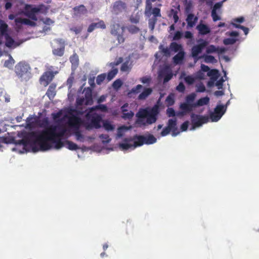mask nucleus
<instances>
[{"label": "nucleus", "mask_w": 259, "mask_h": 259, "mask_svg": "<svg viewBox=\"0 0 259 259\" xmlns=\"http://www.w3.org/2000/svg\"><path fill=\"white\" fill-rule=\"evenodd\" d=\"M97 109L100 110L102 111L106 112L107 111L108 108H107V106L105 105L99 104V105H96L95 107L90 108L89 110L93 112L95 110H97Z\"/></svg>", "instance_id": "32"}, {"label": "nucleus", "mask_w": 259, "mask_h": 259, "mask_svg": "<svg viewBox=\"0 0 259 259\" xmlns=\"http://www.w3.org/2000/svg\"><path fill=\"white\" fill-rule=\"evenodd\" d=\"M103 127L107 131H112L114 128V125L108 121H105L103 122Z\"/></svg>", "instance_id": "38"}, {"label": "nucleus", "mask_w": 259, "mask_h": 259, "mask_svg": "<svg viewBox=\"0 0 259 259\" xmlns=\"http://www.w3.org/2000/svg\"><path fill=\"white\" fill-rule=\"evenodd\" d=\"M172 77V74L171 72L167 73L164 77L163 82L165 83L168 82L169 80L171 79Z\"/></svg>", "instance_id": "64"}, {"label": "nucleus", "mask_w": 259, "mask_h": 259, "mask_svg": "<svg viewBox=\"0 0 259 259\" xmlns=\"http://www.w3.org/2000/svg\"><path fill=\"white\" fill-rule=\"evenodd\" d=\"M14 63L15 60L13 59L11 56H10L9 59L5 61L4 66L9 68H11L13 67Z\"/></svg>", "instance_id": "36"}, {"label": "nucleus", "mask_w": 259, "mask_h": 259, "mask_svg": "<svg viewBox=\"0 0 259 259\" xmlns=\"http://www.w3.org/2000/svg\"><path fill=\"white\" fill-rule=\"evenodd\" d=\"M8 25L3 20H0V32L2 35L5 36L8 34Z\"/></svg>", "instance_id": "26"}, {"label": "nucleus", "mask_w": 259, "mask_h": 259, "mask_svg": "<svg viewBox=\"0 0 259 259\" xmlns=\"http://www.w3.org/2000/svg\"><path fill=\"white\" fill-rule=\"evenodd\" d=\"M82 119L74 115H72L68 118V124L70 126L78 130L81 125L82 124Z\"/></svg>", "instance_id": "13"}, {"label": "nucleus", "mask_w": 259, "mask_h": 259, "mask_svg": "<svg viewBox=\"0 0 259 259\" xmlns=\"http://www.w3.org/2000/svg\"><path fill=\"white\" fill-rule=\"evenodd\" d=\"M32 119H33V118L31 117H28L27 118L26 125L25 126L26 128H31L33 126V125H34L33 122H31V120Z\"/></svg>", "instance_id": "53"}, {"label": "nucleus", "mask_w": 259, "mask_h": 259, "mask_svg": "<svg viewBox=\"0 0 259 259\" xmlns=\"http://www.w3.org/2000/svg\"><path fill=\"white\" fill-rule=\"evenodd\" d=\"M152 92V90L151 88H146L144 91L139 95L138 99L145 100L148 97Z\"/></svg>", "instance_id": "28"}, {"label": "nucleus", "mask_w": 259, "mask_h": 259, "mask_svg": "<svg viewBox=\"0 0 259 259\" xmlns=\"http://www.w3.org/2000/svg\"><path fill=\"white\" fill-rule=\"evenodd\" d=\"M106 75L105 73H102L99 75L96 78V83L98 84H101L102 82L105 79Z\"/></svg>", "instance_id": "44"}, {"label": "nucleus", "mask_w": 259, "mask_h": 259, "mask_svg": "<svg viewBox=\"0 0 259 259\" xmlns=\"http://www.w3.org/2000/svg\"><path fill=\"white\" fill-rule=\"evenodd\" d=\"M189 122V121H186L183 122L181 125V130L182 132L186 131L188 128Z\"/></svg>", "instance_id": "60"}, {"label": "nucleus", "mask_w": 259, "mask_h": 259, "mask_svg": "<svg viewBox=\"0 0 259 259\" xmlns=\"http://www.w3.org/2000/svg\"><path fill=\"white\" fill-rule=\"evenodd\" d=\"M159 49L161 51V52L164 54V55L166 56H169L170 55V49L168 48H164L162 45H160L159 46Z\"/></svg>", "instance_id": "48"}, {"label": "nucleus", "mask_w": 259, "mask_h": 259, "mask_svg": "<svg viewBox=\"0 0 259 259\" xmlns=\"http://www.w3.org/2000/svg\"><path fill=\"white\" fill-rule=\"evenodd\" d=\"M74 15L76 16H80L81 15H84L87 13V10L85 6L81 5L73 8Z\"/></svg>", "instance_id": "19"}, {"label": "nucleus", "mask_w": 259, "mask_h": 259, "mask_svg": "<svg viewBox=\"0 0 259 259\" xmlns=\"http://www.w3.org/2000/svg\"><path fill=\"white\" fill-rule=\"evenodd\" d=\"M82 29V27L81 26H74L70 28V30L74 32L76 34L80 33Z\"/></svg>", "instance_id": "57"}, {"label": "nucleus", "mask_w": 259, "mask_h": 259, "mask_svg": "<svg viewBox=\"0 0 259 259\" xmlns=\"http://www.w3.org/2000/svg\"><path fill=\"white\" fill-rule=\"evenodd\" d=\"M191 118L192 124V130L201 126L203 124L207 123L209 119L208 116H202L196 115L194 113L191 114Z\"/></svg>", "instance_id": "8"}, {"label": "nucleus", "mask_w": 259, "mask_h": 259, "mask_svg": "<svg viewBox=\"0 0 259 259\" xmlns=\"http://www.w3.org/2000/svg\"><path fill=\"white\" fill-rule=\"evenodd\" d=\"M186 20L187 22L188 26L190 27H193L197 22L198 18L195 17L194 15L193 14H189L188 15Z\"/></svg>", "instance_id": "20"}, {"label": "nucleus", "mask_w": 259, "mask_h": 259, "mask_svg": "<svg viewBox=\"0 0 259 259\" xmlns=\"http://www.w3.org/2000/svg\"><path fill=\"white\" fill-rule=\"evenodd\" d=\"M126 10V4L125 2L121 1L115 2L112 7V13L118 15Z\"/></svg>", "instance_id": "12"}, {"label": "nucleus", "mask_w": 259, "mask_h": 259, "mask_svg": "<svg viewBox=\"0 0 259 259\" xmlns=\"http://www.w3.org/2000/svg\"><path fill=\"white\" fill-rule=\"evenodd\" d=\"M31 67L25 62H20L15 67V72L21 81H27L31 77Z\"/></svg>", "instance_id": "3"}, {"label": "nucleus", "mask_w": 259, "mask_h": 259, "mask_svg": "<svg viewBox=\"0 0 259 259\" xmlns=\"http://www.w3.org/2000/svg\"><path fill=\"white\" fill-rule=\"evenodd\" d=\"M176 89L179 92L183 93L185 90V87L183 83L180 82L177 87Z\"/></svg>", "instance_id": "61"}, {"label": "nucleus", "mask_w": 259, "mask_h": 259, "mask_svg": "<svg viewBox=\"0 0 259 259\" xmlns=\"http://www.w3.org/2000/svg\"><path fill=\"white\" fill-rule=\"evenodd\" d=\"M183 36V33L181 31H177L173 36L172 40H178L180 39Z\"/></svg>", "instance_id": "52"}, {"label": "nucleus", "mask_w": 259, "mask_h": 259, "mask_svg": "<svg viewBox=\"0 0 259 259\" xmlns=\"http://www.w3.org/2000/svg\"><path fill=\"white\" fill-rule=\"evenodd\" d=\"M85 105H91L93 103L92 97V90L91 88L88 87L84 89Z\"/></svg>", "instance_id": "16"}, {"label": "nucleus", "mask_w": 259, "mask_h": 259, "mask_svg": "<svg viewBox=\"0 0 259 259\" xmlns=\"http://www.w3.org/2000/svg\"><path fill=\"white\" fill-rule=\"evenodd\" d=\"M57 71L53 72V71H46L44 72L40 76L39 81L40 83L45 87L47 86L53 79L55 74H57Z\"/></svg>", "instance_id": "11"}, {"label": "nucleus", "mask_w": 259, "mask_h": 259, "mask_svg": "<svg viewBox=\"0 0 259 259\" xmlns=\"http://www.w3.org/2000/svg\"><path fill=\"white\" fill-rule=\"evenodd\" d=\"M99 138L102 140V142L104 143H109L111 140L109 135L107 134H102L100 135Z\"/></svg>", "instance_id": "42"}, {"label": "nucleus", "mask_w": 259, "mask_h": 259, "mask_svg": "<svg viewBox=\"0 0 259 259\" xmlns=\"http://www.w3.org/2000/svg\"><path fill=\"white\" fill-rule=\"evenodd\" d=\"M167 126L172 132L173 136H176L179 133H176L177 131V120L176 119H169Z\"/></svg>", "instance_id": "18"}, {"label": "nucleus", "mask_w": 259, "mask_h": 259, "mask_svg": "<svg viewBox=\"0 0 259 259\" xmlns=\"http://www.w3.org/2000/svg\"><path fill=\"white\" fill-rule=\"evenodd\" d=\"M218 50L217 47H215L214 45H211L209 46L206 51L207 54H211L214 52H216Z\"/></svg>", "instance_id": "47"}, {"label": "nucleus", "mask_w": 259, "mask_h": 259, "mask_svg": "<svg viewBox=\"0 0 259 259\" xmlns=\"http://www.w3.org/2000/svg\"><path fill=\"white\" fill-rule=\"evenodd\" d=\"M195 108L194 104H190L186 102L182 103L180 105V109L181 110V112L178 113V115L183 116L186 113L193 111Z\"/></svg>", "instance_id": "14"}, {"label": "nucleus", "mask_w": 259, "mask_h": 259, "mask_svg": "<svg viewBox=\"0 0 259 259\" xmlns=\"http://www.w3.org/2000/svg\"><path fill=\"white\" fill-rule=\"evenodd\" d=\"M85 117L88 120H91L90 124L86 126L87 129L92 127L99 128L101 127L100 122L102 120L101 117L96 113H92V111L89 110L85 114Z\"/></svg>", "instance_id": "5"}, {"label": "nucleus", "mask_w": 259, "mask_h": 259, "mask_svg": "<svg viewBox=\"0 0 259 259\" xmlns=\"http://www.w3.org/2000/svg\"><path fill=\"white\" fill-rule=\"evenodd\" d=\"M170 131L171 130L169 128V127L166 126L162 130L160 135L162 137L165 136L167 135L170 133Z\"/></svg>", "instance_id": "62"}, {"label": "nucleus", "mask_w": 259, "mask_h": 259, "mask_svg": "<svg viewBox=\"0 0 259 259\" xmlns=\"http://www.w3.org/2000/svg\"><path fill=\"white\" fill-rule=\"evenodd\" d=\"M134 148L137 147L142 146L143 144L150 145L155 143L156 142V138L151 135L149 134L147 136H144L142 135H135L132 138Z\"/></svg>", "instance_id": "4"}, {"label": "nucleus", "mask_w": 259, "mask_h": 259, "mask_svg": "<svg viewBox=\"0 0 259 259\" xmlns=\"http://www.w3.org/2000/svg\"><path fill=\"white\" fill-rule=\"evenodd\" d=\"M209 102V98L205 97L199 99L196 103H194V105L195 107L199 106H202L203 105H207Z\"/></svg>", "instance_id": "27"}, {"label": "nucleus", "mask_w": 259, "mask_h": 259, "mask_svg": "<svg viewBox=\"0 0 259 259\" xmlns=\"http://www.w3.org/2000/svg\"><path fill=\"white\" fill-rule=\"evenodd\" d=\"M118 73L117 68H113L108 72L107 74V79L108 80L112 79Z\"/></svg>", "instance_id": "35"}, {"label": "nucleus", "mask_w": 259, "mask_h": 259, "mask_svg": "<svg viewBox=\"0 0 259 259\" xmlns=\"http://www.w3.org/2000/svg\"><path fill=\"white\" fill-rule=\"evenodd\" d=\"M199 33L201 35H206L210 31L209 28L205 24H199L196 27Z\"/></svg>", "instance_id": "22"}, {"label": "nucleus", "mask_w": 259, "mask_h": 259, "mask_svg": "<svg viewBox=\"0 0 259 259\" xmlns=\"http://www.w3.org/2000/svg\"><path fill=\"white\" fill-rule=\"evenodd\" d=\"M185 52L184 51H181L179 52L174 57L173 62L176 64H179L182 63L183 60L184 59Z\"/></svg>", "instance_id": "21"}, {"label": "nucleus", "mask_w": 259, "mask_h": 259, "mask_svg": "<svg viewBox=\"0 0 259 259\" xmlns=\"http://www.w3.org/2000/svg\"><path fill=\"white\" fill-rule=\"evenodd\" d=\"M140 81L144 84H149L151 81V78L150 77L144 76L140 79Z\"/></svg>", "instance_id": "63"}, {"label": "nucleus", "mask_w": 259, "mask_h": 259, "mask_svg": "<svg viewBox=\"0 0 259 259\" xmlns=\"http://www.w3.org/2000/svg\"><path fill=\"white\" fill-rule=\"evenodd\" d=\"M207 76L210 77V79L213 81H217L219 77V71L217 69H211L207 72Z\"/></svg>", "instance_id": "29"}, {"label": "nucleus", "mask_w": 259, "mask_h": 259, "mask_svg": "<svg viewBox=\"0 0 259 259\" xmlns=\"http://www.w3.org/2000/svg\"><path fill=\"white\" fill-rule=\"evenodd\" d=\"M106 27V26L103 20H100L98 22L92 23L91 24L88 28V32L90 33L96 28H101L102 29H104Z\"/></svg>", "instance_id": "17"}, {"label": "nucleus", "mask_w": 259, "mask_h": 259, "mask_svg": "<svg viewBox=\"0 0 259 259\" xmlns=\"http://www.w3.org/2000/svg\"><path fill=\"white\" fill-rule=\"evenodd\" d=\"M196 98V94L195 93H192L186 97V103L190 104H194V101Z\"/></svg>", "instance_id": "34"}, {"label": "nucleus", "mask_w": 259, "mask_h": 259, "mask_svg": "<svg viewBox=\"0 0 259 259\" xmlns=\"http://www.w3.org/2000/svg\"><path fill=\"white\" fill-rule=\"evenodd\" d=\"M65 47H61L60 48L54 49L53 50V54L57 56L61 57L64 55Z\"/></svg>", "instance_id": "33"}, {"label": "nucleus", "mask_w": 259, "mask_h": 259, "mask_svg": "<svg viewBox=\"0 0 259 259\" xmlns=\"http://www.w3.org/2000/svg\"><path fill=\"white\" fill-rule=\"evenodd\" d=\"M77 131L75 132V135L76 138V140L78 141H80L81 142H83L84 140L83 136L81 134L80 131L78 130H76Z\"/></svg>", "instance_id": "50"}, {"label": "nucleus", "mask_w": 259, "mask_h": 259, "mask_svg": "<svg viewBox=\"0 0 259 259\" xmlns=\"http://www.w3.org/2000/svg\"><path fill=\"white\" fill-rule=\"evenodd\" d=\"M56 85L54 84H51L48 89L46 95L48 97L49 99H53L56 95Z\"/></svg>", "instance_id": "23"}, {"label": "nucleus", "mask_w": 259, "mask_h": 259, "mask_svg": "<svg viewBox=\"0 0 259 259\" xmlns=\"http://www.w3.org/2000/svg\"><path fill=\"white\" fill-rule=\"evenodd\" d=\"M66 132V130L56 125H50L40 132H30L26 136V139L34 145H37L41 151H46L53 148L59 149L67 145V148L70 150L79 149L78 146L73 142L66 140L64 143L61 141Z\"/></svg>", "instance_id": "1"}, {"label": "nucleus", "mask_w": 259, "mask_h": 259, "mask_svg": "<svg viewBox=\"0 0 259 259\" xmlns=\"http://www.w3.org/2000/svg\"><path fill=\"white\" fill-rule=\"evenodd\" d=\"M134 115V113L132 111L130 112H122V117L124 119H131Z\"/></svg>", "instance_id": "41"}, {"label": "nucleus", "mask_w": 259, "mask_h": 259, "mask_svg": "<svg viewBox=\"0 0 259 259\" xmlns=\"http://www.w3.org/2000/svg\"><path fill=\"white\" fill-rule=\"evenodd\" d=\"M227 107L223 105H218L214 109V111L210 113V119L212 122L219 121L226 111Z\"/></svg>", "instance_id": "10"}, {"label": "nucleus", "mask_w": 259, "mask_h": 259, "mask_svg": "<svg viewBox=\"0 0 259 259\" xmlns=\"http://www.w3.org/2000/svg\"><path fill=\"white\" fill-rule=\"evenodd\" d=\"M237 41V39L233 38H227L223 40V43L225 45H233Z\"/></svg>", "instance_id": "43"}, {"label": "nucleus", "mask_w": 259, "mask_h": 259, "mask_svg": "<svg viewBox=\"0 0 259 259\" xmlns=\"http://www.w3.org/2000/svg\"><path fill=\"white\" fill-rule=\"evenodd\" d=\"M45 7L43 4L39 5L37 7H32L30 5H26L25 7V15L31 19L36 21V14L41 12Z\"/></svg>", "instance_id": "6"}, {"label": "nucleus", "mask_w": 259, "mask_h": 259, "mask_svg": "<svg viewBox=\"0 0 259 259\" xmlns=\"http://www.w3.org/2000/svg\"><path fill=\"white\" fill-rule=\"evenodd\" d=\"M6 39L5 45L8 48H11L15 45L14 40L9 35V34L4 36Z\"/></svg>", "instance_id": "31"}, {"label": "nucleus", "mask_w": 259, "mask_h": 259, "mask_svg": "<svg viewBox=\"0 0 259 259\" xmlns=\"http://www.w3.org/2000/svg\"><path fill=\"white\" fill-rule=\"evenodd\" d=\"M184 80L188 85H191L194 83L195 79L191 75H188L185 77Z\"/></svg>", "instance_id": "45"}, {"label": "nucleus", "mask_w": 259, "mask_h": 259, "mask_svg": "<svg viewBox=\"0 0 259 259\" xmlns=\"http://www.w3.org/2000/svg\"><path fill=\"white\" fill-rule=\"evenodd\" d=\"M206 90L205 87L203 83L200 82V83L196 85V92L198 93L204 92Z\"/></svg>", "instance_id": "46"}, {"label": "nucleus", "mask_w": 259, "mask_h": 259, "mask_svg": "<svg viewBox=\"0 0 259 259\" xmlns=\"http://www.w3.org/2000/svg\"><path fill=\"white\" fill-rule=\"evenodd\" d=\"M202 58H204L205 62L208 63H214L217 62L215 58L211 55H203Z\"/></svg>", "instance_id": "37"}, {"label": "nucleus", "mask_w": 259, "mask_h": 259, "mask_svg": "<svg viewBox=\"0 0 259 259\" xmlns=\"http://www.w3.org/2000/svg\"><path fill=\"white\" fill-rule=\"evenodd\" d=\"M169 49L175 53L184 51L182 45L176 42H172L170 43L169 45Z\"/></svg>", "instance_id": "25"}, {"label": "nucleus", "mask_w": 259, "mask_h": 259, "mask_svg": "<svg viewBox=\"0 0 259 259\" xmlns=\"http://www.w3.org/2000/svg\"><path fill=\"white\" fill-rule=\"evenodd\" d=\"M198 44L194 46L191 49V56L195 59H198L202 58L199 57V55L201 54L203 50L208 45V42L203 39H200L198 41Z\"/></svg>", "instance_id": "9"}, {"label": "nucleus", "mask_w": 259, "mask_h": 259, "mask_svg": "<svg viewBox=\"0 0 259 259\" xmlns=\"http://www.w3.org/2000/svg\"><path fill=\"white\" fill-rule=\"evenodd\" d=\"M70 61L71 63L72 66L76 68L78 66L79 63L78 56L76 54H73L70 57Z\"/></svg>", "instance_id": "30"}, {"label": "nucleus", "mask_w": 259, "mask_h": 259, "mask_svg": "<svg viewBox=\"0 0 259 259\" xmlns=\"http://www.w3.org/2000/svg\"><path fill=\"white\" fill-rule=\"evenodd\" d=\"M120 70L122 72H126L129 70L128 62H124L121 66Z\"/></svg>", "instance_id": "55"}, {"label": "nucleus", "mask_w": 259, "mask_h": 259, "mask_svg": "<svg viewBox=\"0 0 259 259\" xmlns=\"http://www.w3.org/2000/svg\"><path fill=\"white\" fill-rule=\"evenodd\" d=\"M152 10V4L147 0L146 2V9H145V14H148Z\"/></svg>", "instance_id": "58"}, {"label": "nucleus", "mask_w": 259, "mask_h": 259, "mask_svg": "<svg viewBox=\"0 0 259 259\" xmlns=\"http://www.w3.org/2000/svg\"><path fill=\"white\" fill-rule=\"evenodd\" d=\"M232 25L235 28H240L242 29L245 35H247L249 32V29L247 27H246L244 26L241 25L240 24H237L234 23H232Z\"/></svg>", "instance_id": "40"}, {"label": "nucleus", "mask_w": 259, "mask_h": 259, "mask_svg": "<svg viewBox=\"0 0 259 259\" xmlns=\"http://www.w3.org/2000/svg\"><path fill=\"white\" fill-rule=\"evenodd\" d=\"M142 88L143 87L142 85L138 84L132 89L131 92L135 94H138V93L140 92V91L142 89Z\"/></svg>", "instance_id": "59"}, {"label": "nucleus", "mask_w": 259, "mask_h": 259, "mask_svg": "<svg viewBox=\"0 0 259 259\" xmlns=\"http://www.w3.org/2000/svg\"><path fill=\"white\" fill-rule=\"evenodd\" d=\"M133 140L132 138H124L121 143H119V147L122 150H127L129 149H134V146L132 143Z\"/></svg>", "instance_id": "15"}, {"label": "nucleus", "mask_w": 259, "mask_h": 259, "mask_svg": "<svg viewBox=\"0 0 259 259\" xmlns=\"http://www.w3.org/2000/svg\"><path fill=\"white\" fill-rule=\"evenodd\" d=\"M166 114L169 117H174L176 115L175 111L172 108H168L166 110Z\"/></svg>", "instance_id": "54"}, {"label": "nucleus", "mask_w": 259, "mask_h": 259, "mask_svg": "<svg viewBox=\"0 0 259 259\" xmlns=\"http://www.w3.org/2000/svg\"><path fill=\"white\" fill-rule=\"evenodd\" d=\"M122 82L119 79H116L113 83V87L114 89H118L121 87Z\"/></svg>", "instance_id": "51"}, {"label": "nucleus", "mask_w": 259, "mask_h": 259, "mask_svg": "<svg viewBox=\"0 0 259 259\" xmlns=\"http://www.w3.org/2000/svg\"><path fill=\"white\" fill-rule=\"evenodd\" d=\"M124 31V27L123 26L121 27L119 24H113L111 26V33L117 37L119 44H122L124 42L125 38L123 37Z\"/></svg>", "instance_id": "7"}, {"label": "nucleus", "mask_w": 259, "mask_h": 259, "mask_svg": "<svg viewBox=\"0 0 259 259\" xmlns=\"http://www.w3.org/2000/svg\"><path fill=\"white\" fill-rule=\"evenodd\" d=\"M152 14L155 18L160 17L161 16L160 14V9L158 8H154L152 9Z\"/></svg>", "instance_id": "49"}, {"label": "nucleus", "mask_w": 259, "mask_h": 259, "mask_svg": "<svg viewBox=\"0 0 259 259\" xmlns=\"http://www.w3.org/2000/svg\"><path fill=\"white\" fill-rule=\"evenodd\" d=\"M15 22L17 25L18 24H24L31 26H34L35 25V23L34 22L26 18H17L15 19Z\"/></svg>", "instance_id": "24"}, {"label": "nucleus", "mask_w": 259, "mask_h": 259, "mask_svg": "<svg viewBox=\"0 0 259 259\" xmlns=\"http://www.w3.org/2000/svg\"><path fill=\"white\" fill-rule=\"evenodd\" d=\"M211 17L212 18L213 21L214 22L221 19V17L218 15L217 11H215V10H212Z\"/></svg>", "instance_id": "56"}, {"label": "nucleus", "mask_w": 259, "mask_h": 259, "mask_svg": "<svg viewBox=\"0 0 259 259\" xmlns=\"http://www.w3.org/2000/svg\"><path fill=\"white\" fill-rule=\"evenodd\" d=\"M127 29L131 34H136L140 31V29L135 25H130L127 27Z\"/></svg>", "instance_id": "39"}, {"label": "nucleus", "mask_w": 259, "mask_h": 259, "mask_svg": "<svg viewBox=\"0 0 259 259\" xmlns=\"http://www.w3.org/2000/svg\"><path fill=\"white\" fill-rule=\"evenodd\" d=\"M159 112L158 104L154 105L152 108L141 109L136 114L138 117L137 122L143 125L152 124L156 121Z\"/></svg>", "instance_id": "2"}]
</instances>
